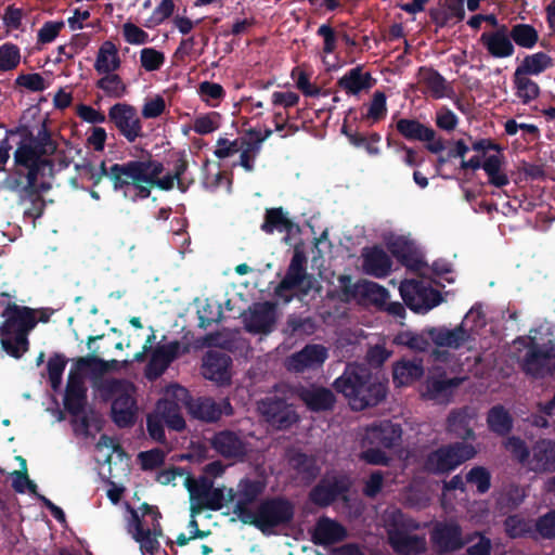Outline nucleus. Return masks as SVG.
Listing matches in <instances>:
<instances>
[{"label":"nucleus","instance_id":"f257e3e1","mask_svg":"<svg viewBox=\"0 0 555 555\" xmlns=\"http://www.w3.org/2000/svg\"><path fill=\"white\" fill-rule=\"evenodd\" d=\"M333 387L348 399L356 411L378 405L387 393L386 385L367 366L358 363L347 364Z\"/></svg>","mask_w":555,"mask_h":555},{"label":"nucleus","instance_id":"f03ea898","mask_svg":"<svg viewBox=\"0 0 555 555\" xmlns=\"http://www.w3.org/2000/svg\"><path fill=\"white\" fill-rule=\"evenodd\" d=\"M1 317L4 319L0 324L1 347L9 356L20 359L28 350V335L38 324L37 310L9 302Z\"/></svg>","mask_w":555,"mask_h":555},{"label":"nucleus","instance_id":"7ed1b4c3","mask_svg":"<svg viewBox=\"0 0 555 555\" xmlns=\"http://www.w3.org/2000/svg\"><path fill=\"white\" fill-rule=\"evenodd\" d=\"M103 401H112L111 420L118 428L132 427L137 422L135 388L121 378H104L95 384Z\"/></svg>","mask_w":555,"mask_h":555},{"label":"nucleus","instance_id":"20e7f679","mask_svg":"<svg viewBox=\"0 0 555 555\" xmlns=\"http://www.w3.org/2000/svg\"><path fill=\"white\" fill-rule=\"evenodd\" d=\"M319 289L317 279L307 272L305 254L295 250L284 278L273 289V295L283 305H288L295 298L304 301L312 291L319 292Z\"/></svg>","mask_w":555,"mask_h":555},{"label":"nucleus","instance_id":"39448f33","mask_svg":"<svg viewBox=\"0 0 555 555\" xmlns=\"http://www.w3.org/2000/svg\"><path fill=\"white\" fill-rule=\"evenodd\" d=\"M149 157L126 163H114L108 167L107 179L115 192H121L131 202L147 198L145 186Z\"/></svg>","mask_w":555,"mask_h":555},{"label":"nucleus","instance_id":"423d86ee","mask_svg":"<svg viewBox=\"0 0 555 555\" xmlns=\"http://www.w3.org/2000/svg\"><path fill=\"white\" fill-rule=\"evenodd\" d=\"M294 517V503L285 496L276 495L261 500L243 524L254 526L263 534H272L278 528L288 527Z\"/></svg>","mask_w":555,"mask_h":555},{"label":"nucleus","instance_id":"0eeeda50","mask_svg":"<svg viewBox=\"0 0 555 555\" xmlns=\"http://www.w3.org/2000/svg\"><path fill=\"white\" fill-rule=\"evenodd\" d=\"M473 444L464 441L442 444L429 452L424 461V469L433 475H446L476 455Z\"/></svg>","mask_w":555,"mask_h":555},{"label":"nucleus","instance_id":"6e6552de","mask_svg":"<svg viewBox=\"0 0 555 555\" xmlns=\"http://www.w3.org/2000/svg\"><path fill=\"white\" fill-rule=\"evenodd\" d=\"M521 371L534 379H543L555 374V340L539 343L529 337L528 350L519 362Z\"/></svg>","mask_w":555,"mask_h":555},{"label":"nucleus","instance_id":"1a4fd4ad","mask_svg":"<svg viewBox=\"0 0 555 555\" xmlns=\"http://www.w3.org/2000/svg\"><path fill=\"white\" fill-rule=\"evenodd\" d=\"M143 516L152 517L153 529L144 528L137 511L131 509V518L134 526L133 539L140 543L142 552L155 555L160 545L157 535L162 534V528L158 519L162 517L157 506L143 503L141 506Z\"/></svg>","mask_w":555,"mask_h":555},{"label":"nucleus","instance_id":"9d476101","mask_svg":"<svg viewBox=\"0 0 555 555\" xmlns=\"http://www.w3.org/2000/svg\"><path fill=\"white\" fill-rule=\"evenodd\" d=\"M107 119L127 142L133 143L144 137L142 121L137 108L126 102H118L109 107Z\"/></svg>","mask_w":555,"mask_h":555},{"label":"nucleus","instance_id":"9b49d317","mask_svg":"<svg viewBox=\"0 0 555 555\" xmlns=\"http://www.w3.org/2000/svg\"><path fill=\"white\" fill-rule=\"evenodd\" d=\"M396 130L408 141L425 142L426 150L433 154H439L446 149L444 140L437 137L435 129L422 124L418 119L400 118L396 121Z\"/></svg>","mask_w":555,"mask_h":555},{"label":"nucleus","instance_id":"f8f14e48","mask_svg":"<svg viewBox=\"0 0 555 555\" xmlns=\"http://www.w3.org/2000/svg\"><path fill=\"white\" fill-rule=\"evenodd\" d=\"M400 294L404 305L416 313H427L442 301L439 291L424 287L414 280L402 282Z\"/></svg>","mask_w":555,"mask_h":555},{"label":"nucleus","instance_id":"ddd939ff","mask_svg":"<svg viewBox=\"0 0 555 555\" xmlns=\"http://www.w3.org/2000/svg\"><path fill=\"white\" fill-rule=\"evenodd\" d=\"M429 538L438 555L455 553L463 548L462 526L455 519L436 521Z\"/></svg>","mask_w":555,"mask_h":555},{"label":"nucleus","instance_id":"4468645a","mask_svg":"<svg viewBox=\"0 0 555 555\" xmlns=\"http://www.w3.org/2000/svg\"><path fill=\"white\" fill-rule=\"evenodd\" d=\"M402 434L403 430L399 423H393L390 420L374 421L365 428L362 447L395 449L401 444Z\"/></svg>","mask_w":555,"mask_h":555},{"label":"nucleus","instance_id":"2eb2a0df","mask_svg":"<svg viewBox=\"0 0 555 555\" xmlns=\"http://www.w3.org/2000/svg\"><path fill=\"white\" fill-rule=\"evenodd\" d=\"M278 320V302H255L244 317L245 330L250 334L268 335L273 332Z\"/></svg>","mask_w":555,"mask_h":555},{"label":"nucleus","instance_id":"dca6fc26","mask_svg":"<svg viewBox=\"0 0 555 555\" xmlns=\"http://www.w3.org/2000/svg\"><path fill=\"white\" fill-rule=\"evenodd\" d=\"M189 414L199 421L206 423H215L222 415L231 416L234 413L233 406L228 398L215 401L212 398H189L185 401Z\"/></svg>","mask_w":555,"mask_h":555},{"label":"nucleus","instance_id":"f3484780","mask_svg":"<svg viewBox=\"0 0 555 555\" xmlns=\"http://www.w3.org/2000/svg\"><path fill=\"white\" fill-rule=\"evenodd\" d=\"M351 487L348 478L344 476H334L333 478H322L309 492V501L319 506L327 507L344 498Z\"/></svg>","mask_w":555,"mask_h":555},{"label":"nucleus","instance_id":"a211bd4d","mask_svg":"<svg viewBox=\"0 0 555 555\" xmlns=\"http://www.w3.org/2000/svg\"><path fill=\"white\" fill-rule=\"evenodd\" d=\"M387 539L392 551L399 555H420L426 552V540L423 535L409 534L396 517L387 526Z\"/></svg>","mask_w":555,"mask_h":555},{"label":"nucleus","instance_id":"6ab92c4d","mask_svg":"<svg viewBox=\"0 0 555 555\" xmlns=\"http://www.w3.org/2000/svg\"><path fill=\"white\" fill-rule=\"evenodd\" d=\"M211 448L223 459L243 461L247 455V446L240 433L222 429L210 439Z\"/></svg>","mask_w":555,"mask_h":555},{"label":"nucleus","instance_id":"aec40b11","mask_svg":"<svg viewBox=\"0 0 555 555\" xmlns=\"http://www.w3.org/2000/svg\"><path fill=\"white\" fill-rule=\"evenodd\" d=\"M328 358V350L320 344H308L301 350L294 352L286 360L291 372L304 373L307 370L321 367Z\"/></svg>","mask_w":555,"mask_h":555},{"label":"nucleus","instance_id":"412c9836","mask_svg":"<svg viewBox=\"0 0 555 555\" xmlns=\"http://www.w3.org/2000/svg\"><path fill=\"white\" fill-rule=\"evenodd\" d=\"M88 388L80 373L70 371L63 397L64 409L72 416H80L88 404Z\"/></svg>","mask_w":555,"mask_h":555},{"label":"nucleus","instance_id":"4be33fe9","mask_svg":"<svg viewBox=\"0 0 555 555\" xmlns=\"http://www.w3.org/2000/svg\"><path fill=\"white\" fill-rule=\"evenodd\" d=\"M297 397L309 411L315 413L333 411L336 404L333 390L315 384L299 387Z\"/></svg>","mask_w":555,"mask_h":555},{"label":"nucleus","instance_id":"5701e85b","mask_svg":"<svg viewBox=\"0 0 555 555\" xmlns=\"http://www.w3.org/2000/svg\"><path fill=\"white\" fill-rule=\"evenodd\" d=\"M479 42L485 47L488 54L494 59L511 57L515 52V46L505 24H501L493 31L482 33Z\"/></svg>","mask_w":555,"mask_h":555},{"label":"nucleus","instance_id":"b1692460","mask_svg":"<svg viewBox=\"0 0 555 555\" xmlns=\"http://www.w3.org/2000/svg\"><path fill=\"white\" fill-rule=\"evenodd\" d=\"M266 489V482L259 479L243 478L237 486V500L233 508V513L243 522L245 518L249 517L253 509L249 505L253 504Z\"/></svg>","mask_w":555,"mask_h":555},{"label":"nucleus","instance_id":"393cba45","mask_svg":"<svg viewBox=\"0 0 555 555\" xmlns=\"http://www.w3.org/2000/svg\"><path fill=\"white\" fill-rule=\"evenodd\" d=\"M362 269L365 274L376 279L387 278L392 270L391 257L379 245L362 250Z\"/></svg>","mask_w":555,"mask_h":555},{"label":"nucleus","instance_id":"a878e982","mask_svg":"<svg viewBox=\"0 0 555 555\" xmlns=\"http://www.w3.org/2000/svg\"><path fill=\"white\" fill-rule=\"evenodd\" d=\"M347 538L346 528L335 519L321 516L311 530V541L315 545L328 546Z\"/></svg>","mask_w":555,"mask_h":555},{"label":"nucleus","instance_id":"bb28decb","mask_svg":"<svg viewBox=\"0 0 555 555\" xmlns=\"http://www.w3.org/2000/svg\"><path fill=\"white\" fill-rule=\"evenodd\" d=\"M181 344L178 340L168 344L158 345L151 353L146 365L147 377H158L168 369V366L179 357Z\"/></svg>","mask_w":555,"mask_h":555},{"label":"nucleus","instance_id":"cd10ccee","mask_svg":"<svg viewBox=\"0 0 555 555\" xmlns=\"http://www.w3.org/2000/svg\"><path fill=\"white\" fill-rule=\"evenodd\" d=\"M14 163L16 167L26 169V172L34 169L36 173H42L47 167L52 166V163L43 157L26 137L14 152Z\"/></svg>","mask_w":555,"mask_h":555},{"label":"nucleus","instance_id":"c85d7f7f","mask_svg":"<svg viewBox=\"0 0 555 555\" xmlns=\"http://www.w3.org/2000/svg\"><path fill=\"white\" fill-rule=\"evenodd\" d=\"M427 335L433 343L438 347H448L452 349H460L465 343L473 340L472 333L464 327L461 323L453 330L442 327H430L426 330Z\"/></svg>","mask_w":555,"mask_h":555},{"label":"nucleus","instance_id":"c756f323","mask_svg":"<svg viewBox=\"0 0 555 555\" xmlns=\"http://www.w3.org/2000/svg\"><path fill=\"white\" fill-rule=\"evenodd\" d=\"M288 464L296 473V476L305 485L312 483L321 473L318 459L312 454H307L301 451L291 453L288 456Z\"/></svg>","mask_w":555,"mask_h":555},{"label":"nucleus","instance_id":"7c9ffc66","mask_svg":"<svg viewBox=\"0 0 555 555\" xmlns=\"http://www.w3.org/2000/svg\"><path fill=\"white\" fill-rule=\"evenodd\" d=\"M462 382L463 379L460 377L449 378L446 372L428 375L425 380L424 397L429 400L448 398Z\"/></svg>","mask_w":555,"mask_h":555},{"label":"nucleus","instance_id":"2f4dec72","mask_svg":"<svg viewBox=\"0 0 555 555\" xmlns=\"http://www.w3.org/2000/svg\"><path fill=\"white\" fill-rule=\"evenodd\" d=\"M531 467L534 473L555 472V441L538 440L531 449Z\"/></svg>","mask_w":555,"mask_h":555},{"label":"nucleus","instance_id":"473e14b6","mask_svg":"<svg viewBox=\"0 0 555 555\" xmlns=\"http://www.w3.org/2000/svg\"><path fill=\"white\" fill-rule=\"evenodd\" d=\"M231 358L221 351H208L204 358L203 374L207 379L223 383L230 379Z\"/></svg>","mask_w":555,"mask_h":555},{"label":"nucleus","instance_id":"72a5a7b5","mask_svg":"<svg viewBox=\"0 0 555 555\" xmlns=\"http://www.w3.org/2000/svg\"><path fill=\"white\" fill-rule=\"evenodd\" d=\"M424 375L422 360L397 361L392 366V382L396 387L410 386L420 380Z\"/></svg>","mask_w":555,"mask_h":555},{"label":"nucleus","instance_id":"f704fd0d","mask_svg":"<svg viewBox=\"0 0 555 555\" xmlns=\"http://www.w3.org/2000/svg\"><path fill=\"white\" fill-rule=\"evenodd\" d=\"M317 330L318 323L313 317L291 313L287 315L282 333L287 338L302 339L312 336Z\"/></svg>","mask_w":555,"mask_h":555},{"label":"nucleus","instance_id":"c9c22d12","mask_svg":"<svg viewBox=\"0 0 555 555\" xmlns=\"http://www.w3.org/2000/svg\"><path fill=\"white\" fill-rule=\"evenodd\" d=\"M447 430L449 434L464 441L475 440L476 435L472 427V416L466 409L452 411L447 420Z\"/></svg>","mask_w":555,"mask_h":555},{"label":"nucleus","instance_id":"e433bc0d","mask_svg":"<svg viewBox=\"0 0 555 555\" xmlns=\"http://www.w3.org/2000/svg\"><path fill=\"white\" fill-rule=\"evenodd\" d=\"M337 86L348 94L357 95L372 87V76L369 72L363 73L361 66H356L337 80Z\"/></svg>","mask_w":555,"mask_h":555},{"label":"nucleus","instance_id":"4c0bfd02","mask_svg":"<svg viewBox=\"0 0 555 555\" xmlns=\"http://www.w3.org/2000/svg\"><path fill=\"white\" fill-rule=\"evenodd\" d=\"M486 421L489 430L496 436L505 437L513 430V416L502 404L490 408Z\"/></svg>","mask_w":555,"mask_h":555},{"label":"nucleus","instance_id":"58836bf2","mask_svg":"<svg viewBox=\"0 0 555 555\" xmlns=\"http://www.w3.org/2000/svg\"><path fill=\"white\" fill-rule=\"evenodd\" d=\"M163 171V163L152 158V156L149 155V168L146 175L147 179L145 182V186L147 188V198L150 197L153 188H158L159 190L164 191L173 189L177 178L172 173H167L166 176L160 177Z\"/></svg>","mask_w":555,"mask_h":555},{"label":"nucleus","instance_id":"ea45409f","mask_svg":"<svg viewBox=\"0 0 555 555\" xmlns=\"http://www.w3.org/2000/svg\"><path fill=\"white\" fill-rule=\"evenodd\" d=\"M119 67L120 59L115 43L109 40L104 41L98 51L94 69L99 74H108L117 70Z\"/></svg>","mask_w":555,"mask_h":555},{"label":"nucleus","instance_id":"a19ab883","mask_svg":"<svg viewBox=\"0 0 555 555\" xmlns=\"http://www.w3.org/2000/svg\"><path fill=\"white\" fill-rule=\"evenodd\" d=\"M294 227L295 223L285 215L282 207H273L266 209L260 229L267 234H272L274 231L291 233Z\"/></svg>","mask_w":555,"mask_h":555},{"label":"nucleus","instance_id":"79ce46f5","mask_svg":"<svg viewBox=\"0 0 555 555\" xmlns=\"http://www.w3.org/2000/svg\"><path fill=\"white\" fill-rule=\"evenodd\" d=\"M553 59L545 52H537L527 54L521 63L516 67L515 72L519 75L539 76L546 69L553 67Z\"/></svg>","mask_w":555,"mask_h":555},{"label":"nucleus","instance_id":"37998d69","mask_svg":"<svg viewBox=\"0 0 555 555\" xmlns=\"http://www.w3.org/2000/svg\"><path fill=\"white\" fill-rule=\"evenodd\" d=\"M418 81L425 86L434 99L446 96L447 80L438 70L426 66L420 67Z\"/></svg>","mask_w":555,"mask_h":555},{"label":"nucleus","instance_id":"c03bdc74","mask_svg":"<svg viewBox=\"0 0 555 555\" xmlns=\"http://www.w3.org/2000/svg\"><path fill=\"white\" fill-rule=\"evenodd\" d=\"M503 526L506 535L511 539L535 538V534H538L535 524L533 525L532 520L526 519L518 514L507 516Z\"/></svg>","mask_w":555,"mask_h":555},{"label":"nucleus","instance_id":"a18cd8bd","mask_svg":"<svg viewBox=\"0 0 555 555\" xmlns=\"http://www.w3.org/2000/svg\"><path fill=\"white\" fill-rule=\"evenodd\" d=\"M513 83L515 94L522 104H529L540 95V87L530 76L514 72Z\"/></svg>","mask_w":555,"mask_h":555},{"label":"nucleus","instance_id":"49530a36","mask_svg":"<svg viewBox=\"0 0 555 555\" xmlns=\"http://www.w3.org/2000/svg\"><path fill=\"white\" fill-rule=\"evenodd\" d=\"M508 31L512 42L522 49H533L539 41V33L530 24H515Z\"/></svg>","mask_w":555,"mask_h":555},{"label":"nucleus","instance_id":"de8ad7c7","mask_svg":"<svg viewBox=\"0 0 555 555\" xmlns=\"http://www.w3.org/2000/svg\"><path fill=\"white\" fill-rule=\"evenodd\" d=\"M156 410L170 429L182 431L185 428V421L180 413L179 405L175 401L160 400L157 402Z\"/></svg>","mask_w":555,"mask_h":555},{"label":"nucleus","instance_id":"09e8293b","mask_svg":"<svg viewBox=\"0 0 555 555\" xmlns=\"http://www.w3.org/2000/svg\"><path fill=\"white\" fill-rule=\"evenodd\" d=\"M503 155H489L483 160V170L488 176L489 184L495 188H503L509 184L508 176L502 170Z\"/></svg>","mask_w":555,"mask_h":555},{"label":"nucleus","instance_id":"8fccbe9b","mask_svg":"<svg viewBox=\"0 0 555 555\" xmlns=\"http://www.w3.org/2000/svg\"><path fill=\"white\" fill-rule=\"evenodd\" d=\"M95 87L101 89L108 98L121 99L127 92V86L119 75L113 73L105 74L95 82Z\"/></svg>","mask_w":555,"mask_h":555},{"label":"nucleus","instance_id":"3c124183","mask_svg":"<svg viewBox=\"0 0 555 555\" xmlns=\"http://www.w3.org/2000/svg\"><path fill=\"white\" fill-rule=\"evenodd\" d=\"M491 480L490 470L480 465L472 467L465 475L466 483L474 486L478 494H485L490 490Z\"/></svg>","mask_w":555,"mask_h":555},{"label":"nucleus","instance_id":"603ef678","mask_svg":"<svg viewBox=\"0 0 555 555\" xmlns=\"http://www.w3.org/2000/svg\"><path fill=\"white\" fill-rule=\"evenodd\" d=\"M387 115V98L383 91H375L370 102L366 114L362 116L370 125L383 120Z\"/></svg>","mask_w":555,"mask_h":555},{"label":"nucleus","instance_id":"864d4df0","mask_svg":"<svg viewBox=\"0 0 555 555\" xmlns=\"http://www.w3.org/2000/svg\"><path fill=\"white\" fill-rule=\"evenodd\" d=\"M67 364V359L62 353H54L47 363L48 376L51 388L57 390L62 385L63 373Z\"/></svg>","mask_w":555,"mask_h":555},{"label":"nucleus","instance_id":"5fc2aeb1","mask_svg":"<svg viewBox=\"0 0 555 555\" xmlns=\"http://www.w3.org/2000/svg\"><path fill=\"white\" fill-rule=\"evenodd\" d=\"M43 175L44 172L36 173L34 169L30 172H26V183L23 190H21V192L18 193L20 203H23L25 201L30 202L36 199H43L40 194V190L46 191L49 189V185L41 184L40 186H38L37 184L39 176Z\"/></svg>","mask_w":555,"mask_h":555},{"label":"nucleus","instance_id":"6e6d98bb","mask_svg":"<svg viewBox=\"0 0 555 555\" xmlns=\"http://www.w3.org/2000/svg\"><path fill=\"white\" fill-rule=\"evenodd\" d=\"M21 61L20 48L11 42L0 46V72H10L15 69Z\"/></svg>","mask_w":555,"mask_h":555},{"label":"nucleus","instance_id":"4d7b16f0","mask_svg":"<svg viewBox=\"0 0 555 555\" xmlns=\"http://www.w3.org/2000/svg\"><path fill=\"white\" fill-rule=\"evenodd\" d=\"M25 137L43 157L53 154L56 150V144L52 140L51 134L46 127H42L38 131L37 135L28 132Z\"/></svg>","mask_w":555,"mask_h":555},{"label":"nucleus","instance_id":"13d9d810","mask_svg":"<svg viewBox=\"0 0 555 555\" xmlns=\"http://www.w3.org/2000/svg\"><path fill=\"white\" fill-rule=\"evenodd\" d=\"M198 94L209 106L216 107L225 96V91L223 87L217 82L203 81L198 86Z\"/></svg>","mask_w":555,"mask_h":555},{"label":"nucleus","instance_id":"bf43d9fd","mask_svg":"<svg viewBox=\"0 0 555 555\" xmlns=\"http://www.w3.org/2000/svg\"><path fill=\"white\" fill-rule=\"evenodd\" d=\"M221 115L217 112H210L199 115L194 119L193 130L201 135L209 134L220 127Z\"/></svg>","mask_w":555,"mask_h":555},{"label":"nucleus","instance_id":"052dcab7","mask_svg":"<svg viewBox=\"0 0 555 555\" xmlns=\"http://www.w3.org/2000/svg\"><path fill=\"white\" fill-rule=\"evenodd\" d=\"M360 294L375 305H384L389 297V292L384 286L365 281L359 285Z\"/></svg>","mask_w":555,"mask_h":555},{"label":"nucleus","instance_id":"680f3d73","mask_svg":"<svg viewBox=\"0 0 555 555\" xmlns=\"http://www.w3.org/2000/svg\"><path fill=\"white\" fill-rule=\"evenodd\" d=\"M78 169L82 178L92 181L93 186L99 185L102 179L104 177L107 178L108 175V167L105 160H102L99 167H95L91 162H86L78 166Z\"/></svg>","mask_w":555,"mask_h":555},{"label":"nucleus","instance_id":"e2e57ef3","mask_svg":"<svg viewBox=\"0 0 555 555\" xmlns=\"http://www.w3.org/2000/svg\"><path fill=\"white\" fill-rule=\"evenodd\" d=\"M140 62L146 72H155L164 65L165 55L154 48H144L140 53Z\"/></svg>","mask_w":555,"mask_h":555},{"label":"nucleus","instance_id":"0e129e2a","mask_svg":"<svg viewBox=\"0 0 555 555\" xmlns=\"http://www.w3.org/2000/svg\"><path fill=\"white\" fill-rule=\"evenodd\" d=\"M363 450L360 453V460L370 465H383L388 466L390 464V456L383 450V447H362Z\"/></svg>","mask_w":555,"mask_h":555},{"label":"nucleus","instance_id":"69168bd1","mask_svg":"<svg viewBox=\"0 0 555 555\" xmlns=\"http://www.w3.org/2000/svg\"><path fill=\"white\" fill-rule=\"evenodd\" d=\"M138 459L143 470H153L160 467L165 462V453L160 449H152L140 452Z\"/></svg>","mask_w":555,"mask_h":555},{"label":"nucleus","instance_id":"338daca9","mask_svg":"<svg viewBox=\"0 0 555 555\" xmlns=\"http://www.w3.org/2000/svg\"><path fill=\"white\" fill-rule=\"evenodd\" d=\"M504 447L515 459L518 460L519 463L524 464L529 460L531 451L521 438L511 436L506 439Z\"/></svg>","mask_w":555,"mask_h":555},{"label":"nucleus","instance_id":"774afa93","mask_svg":"<svg viewBox=\"0 0 555 555\" xmlns=\"http://www.w3.org/2000/svg\"><path fill=\"white\" fill-rule=\"evenodd\" d=\"M535 531L543 539H555V508L535 520Z\"/></svg>","mask_w":555,"mask_h":555}]
</instances>
